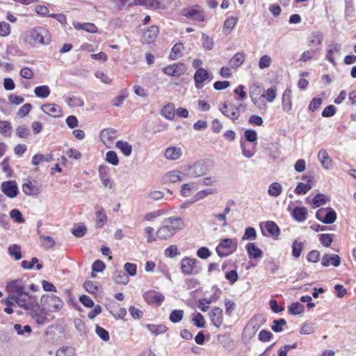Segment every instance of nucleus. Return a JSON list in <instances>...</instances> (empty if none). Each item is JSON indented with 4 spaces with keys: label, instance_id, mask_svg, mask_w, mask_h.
Instances as JSON below:
<instances>
[{
    "label": "nucleus",
    "instance_id": "1",
    "mask_svg": "<svg viewBox=\"0 0 356 356\" xmlns=\"http://www.w3.org/2000/svg\"><path fill=\"white\" fill-rule=\"evenodd\" d=\"M26 40L41 44H48L51 42V35L45 28L38 26L27 32Z\"/></svg>",
    "mask_w": 356,
    "mask_h": 356
},
{
    "label": "nucleus",
    "instance_id": "2",
    "mask_svg": "<svg viewBox=\"0 0 356 356\" xmlns=\"http://www.w3.org/2000/svg\"><path fill=\"white\" fill-rule=\"evenodd\" d=\"M238 247L236 238L222 239L216 248V252L220 257H227L234 252Z\"/></svg>",
    "mask_w": 356,
    "mask_h": 356
},
{
    "label": "nucleus",
    "instance_id": "3",
    "mask_svg": "<svg viewBox=\"0 0 356 356\" xmlns=\"http://www.w3.org/2000/svg\"><path fill=\"white\" fill-rule=\"evenodd\" d=\"M40 304L42 307L46 308V310L51 312H58L63 306V302L58 297L47 294L42 296Z\"/></svg>",
    "mask_w": 356,
    "mask_h": 356
},
{
    "label": "nucleus",
    "instance_id": "4",
    "mask_svg": "<svg viewBox=\"0 0 356 356\" xmlns=\"http://www.w3.org/2000/svg\"><path fill=\"white\" fill-rule=\"evenodd\" d=\"M180 268L184 275H197L200 273L202 268L197 266L196 259L188 257H184L180 262Z\"/></svg>",
    "mask_w": 356,
    "mask_h": 356
},
{
    "label": "nucleus",
    "instance_id": "5",
    "mask_svg": "<svg viewBox=\"0 0 356 356\" xmlns=\"http://www.w3.org/2000/svg\"><path fill=\"white\" fill-rule=\"evenodd\" d=\"M207 170V169L204 163L201 161H198L193 165L184 167V174L190 178H197L205 175Z\"/></svg>",
    "mask_w": 356,
    "mask_h": 356
},
{
    "label": "nucleus",
    "instance_id": "6",
    "mask_svg": "<svg viewBox=\"0 0 356 356\" xmlns=\"http://www.w3.org/2000/svg\"><path fill=\"white\" fill-rule=\"evenodd\" d=\"M10 300L15 302L18 306L25 309L26 311L33 307L37 306L38 300L36 297L30 296L26 292L23 293V295L10 297Z\"/></svg>",
    "mask_w": 356,
    "mask_h": 356
},
{
    "label": "nucleus",
    "instance_id": "7",
    "mask_svg": "<svg viewBox=\"0 0 356 356\" xmlns=\"http://www.w3.org/2000/svg\"><path fill=\"white\" fill-rule=\"evenodd\" d=\"M263 321L264 318L261 316H254L252 317L243 330V336L249 339L252 338L259 329Z\"/></svg>",
    "mask_w": 356,
    "mask_h": 356
},
{
    "label": "nucleus",
    "instance_id": "8",
    "mask_svg": "<svg viewBox=\"0 0 356 356\" xmlns=\"http://www.w3.org/2000/svg\"><path fill=\"white\" fill-rule=\"evenodd\" d=\"M181 15L188 19L198 22H204L205 20L204 12L200 9L198 5L183 8L181 10Z\"/></svg>",
    "mask_w": 356,
    "mask_h": 356
},
{
    "label": "nucleus",
    "instance_id": "9",
    "mask_svg": "<svg viewBox=\"0 0 356 356\" xmlns=\"http://www.w3.org/2000/svg\"><path fill=\"white\" fill-rule=\"evenodd\" d=\"M28 314L35 320L37 324L42 325L47 320V313L46 308L40 306L37 302V306L33 307L31 309H29Z\"/></svg>",
    "mask_w": 356,
    "mask_h": 356
},
{
    "label": "nucleus",
    "instance_id": "10",
    "mask_svg": "<svg viewBox=\"0 0 356 356\" xmlns=\"http://www.w3.org/2000/svg\"><path fill=\"white\" fill-rule=\"evenodd\" d=\"M219 109L224 115L230 118L233 122L240 116L239 106L231 102H225L223 106Z\"/></svg>",
    "mask_w": 356,
    "mask_h": 356
},
{
    "label": "nucleus",
    "instance_id": "11",
    "mask_svg": "<svg viewBox=\"0 0 356 356\" xmlns=\"http://www.w3.org/2000/svg\"><path fill=\"white\" fill-rule=\"evenodd\" d=\"M187 67L185 64L179 63L177 64L169 65L163 68L164 74L172 76H179L186 72Z\"/></svg>",
    "mask_w": 356,
    "mask_h": 356
},
{
    "label": "nucleus",
    "instance_id": "12",
    "mask_svg": "<svg viewBox=\"0 0 356 356\" xmlns=\"http://www.w3.org/2000/svg\"><path fill=\"white\" fill-rule=\"evenodd\" d=\"M22 191L26 195L30 196H35L41 192V185L38 181L28 180L27 182L22 184Z\"/></svg>",
    "mask_w": 356,
    "mask_h": 356
},
{
    "label": "nucleus",
    "instance_id": "13",
    "mask_svg": "<svg viewBox=\"0 0 356 356\" xmlns=\"http://www.w3.org/2000/svg\"><path fill=\"white\" fill-rule=\"evenodd\" d=\"M6 288L10 293L8 299H10V297L23 295V293L25 292L24 286L19 280H14L9 282L6 285Z\"/></svg>",
    "mask_w": 356,
    "mask_h": 356
},
{
    "label": "nucleus",
    "instance_id": "14",
    "mask_svg": "<svg viewBox=\"0 0 356 356\" xmlns=\"http://www.w3.org/2000/svg\"><path fill=\"white\" fill-rule=\"evenodd\" d=\"M3 193L10 198L15 197L18 194L17 184L15 181H4L1 184Z\"/></svg>",
    "mask_w": 356,
    "mask_h": 356
},
{
    "label": "nucleus",
    "instance_id": "15",
    "mask_svg": "<svg viewBox=\"0 0 356 356\" xmlns=\"http://www.w3.org/2000/svg\"><path fill=\"white\" fill-rule=\"evenodd\" d=\"M159 32L157 26H151L144 32L141 40L143 43L150 44L155 41Z\"/></svg>",
    "mask_w": 356,
    "mask_h": 356
},
{
    "label": "nucleus",
    "instance_id": "16",
    "mask_svg": "<svg viewBox=\"0 0 356 356\" xmlns=\"http://www.w3.org/2000/svg\"><path fill=\"white\" fill-rule=\"evenodd\" d=\"M101 140L108 147H111L116 138V131L114 129H105L100 133Z\"/></svg>",
    "mask_w": 356,
    "mask_h": 356
},
{
    "label": "nucleus",
    "instance_id": "17",
    "mask_svg": "<svg viewBox=\"0 0 356 356\" xmlns=\"http://www.w3.org/2000/svg\"><path fill=\"white\" fill-rule=\"evenodd\" d=\"M144 299L149 304L156 303L160 305L164 300V296L155 291H149L143 295Z\"/></svg>",
    "mask_w": 356,
    "mask_h": 356
},
{
    "label": "nucleus",
    "instance_id": "18",
    "mask_svg": "<svg viewBox=\"0 0 356 356\" xmlns=\"http://www.w3.org/2000/svg\"><path fill=\"white\" fill-rule=\"evenodd\" d=\"M41 109L46 114L54 118L60 117L62 115V108L56 104H47L42 106Z\"/></svg>",
    "mask_w": 356,
    "mask_h": 356
},
{
    "label": "nucleus",
    "instance_id": "19",
    "mask_svg": "<svg viewBox=\"0 0 356 356\" xmlns=\"http://www.w3.org/2000/svg\"><path fill=\"white\" fill-rule=\"evenodd\" d=\"M209 72L204 68H198L194 74L195 84L197 88L202 87V83L209 78Z\"/></svg>",
    "mask_w": 356,
    "mask_h": 356
},
{
    "label": "nucleus",
    "instance_id": "20",
    "mask_svg": "<svg viewBox=\"0 0 356 356\" xmlns=\"http://www.w3.org/2000/svg\"><path fill=\"white\" fill-rule=\"evenodd\" d=\"M222 309L220 307H214L209 314L211 323L216 327H220L223 321Z\"/></svg>",
    "mask_w": 356,
    "mask_h": 356
},
{
    "label": "nucleus",
    "instance_id": "21",
    "mask_svg": "<svg viewBox=\"0 0 356 356\" xmlns=\"http://www.w3.org/2000/svg\"><path fill=\"white\" fill-rule=\"evenodd\" d=\"M341 264V258L337 254H325L321 259V264L325 267H327L332 265L334 267H337Z\"/></svg>",
    "mask_w": 356,
    "mask_h": 356
},
{
    "label": "nucleus",
    "instance_id": "22",
    "mask_svg": "<svg viewBox=\"0 0 356 356\" xmlns=\"http://www.w3.org/2000/svg\"><path fill=\"white\" fill-rule=\"evenodd\" d=\"M282 106L283 111L285 112H289L292 109V92L289 88H286L283 92Z\"/></svg>",
    "mask_w": 356,
    "mask_h": 356
},
{
    "label": "nucleus",
    "instance_id": "23",
    "mask_svg": "<svg viewBox=\"0 0 356 356\" xmlns=\"http://www.w3.org/2000/svg\"><path fill=\"white\" fill-rule=\"evenodd\" d=\"M182 149L180 147H169L164 152V156L168 160H177L182 156Z\"/></svg>",
    "mask_w": 356,
    "mask_h": 356
},
{
    "label": "nucleus",
    "instance_id": "24",
    "mask_svg": "<svg viewBox=\"0 0 356 356\" xmlns=\"http://www.w3.org/2000/svg\"><path fill=\"white\" fill-rule=\"evenodd\" d=\"M318 159L325 169L329 170L332 167V161L325 149H321L318 154Z\"/></svg>",
    "mask_w": 356,
    "mask_h": 356
},
{
    "label": "nucleus",
    "instance_id": "25",
    "mask_svg": "<svg viewBox=\"0 0 356 356\" xmlns=\"http://www.w3.org/2000/svg\"><path fill=\"white\" fill-rule=\"evenodd\" d=\"M96 210V227L101 228L107 221V216L104 211V209L100 206L95 207Z\"/></svg>",
    "mask_w": 356,
    "mask_h": 356
},
{
    "label": "nucleus",
    "instance_id": "26",
    "mask_svg": "<svg viewBox=\"0 0 356 356\" xmlns=\"http://www.w3.org/2000/svg\"><path fill=\"white\" fill-rule=\"evenodd\" d=\"M165 223L170 228L172 229L174 233L177 230L182 229L184 226L182 219L179 217H170L165 220Z\"/></svg>",
    "mask_w": 356,
    "mask_h": 356
},
{
    "label": "nucleus",
    "instance_id": "27",
    "mask_svg": "<svg viewBox=\"0 0 356 356\" xmlns=\"http://www.w3.org/2000/svg\"><path fill=\"white\" fill-rule=\"evenodd\" d=\"M245 59V54L243 52H238L229 60L228 64L231 68L236 69L244 63Z\"/></svg>",
    "mask_w": 356,
    "mask_h": 356
},
{
    "label": "nucleus",
    "instance_id": "28",
    "mask_svg": "<svg viewBox=\"0 0 356 356\" xmlns=\"http://www.w3.org/2000/svg\"><path fill=\"white\" fill-rule=\"evenodd\" d=\"M307 209L303 207H296L292 213L293 218L298 222H304L307 217Z\"/></svg>",
    "mask_w": 356,
    "mask_h": 356
},
{
    "label": "nucleus",
    "instance_id": "29",
    "mask_svg": "<svg viewBox=\"0 0 356 356\" xmlns=\"http://www.w3.org/2000/svg\"><path fill=\"white\" fill-rule=\"evenodd\" d=\"M261 87L257 84H252L250 86L249 94L254 104H257V103L261 99Z\"/></svg>",
    "mask_w": 356,
    "mask_h": 356
},
{
    "label": "nucleus",
    "instance_id": "30",
    "mask_svg": "<svg viewBox=\"0 0 356 356\" xmlns=\"http://www.w3.org/2000/svg\"><path fill=\"white\" fill-rule=\"evenodd\" d=\"M246 250L250 258L258 259L261 258L263 255L262 250L253 243H248L246 245Z\"/></svg>",
    "mask_w": 356,
    "mask_h": 356
},
{
    "label": "nucleus",
    "instance_id": "31",
    "mask_svg": "<svg viewBox=\"0 0 356 356\" xmlns=\"http://www.w3.org/2000/svg\"><path fill=\"white\" fill-rule=\"evenodd\" d=\"M341 50V45L332 42L327 49V54H326V59L329 60L331 63L335 65L336 63L334 61V59L332 56L334 54H339Z\"/></svg>",
    "mask_w": 356,
    "mask_h": 356
},
{
    "label": "nucleus",
    "instance_id": "32",
    "mask_svg": "<svg viewBox=\"0 0 356 356\" xmlns=\"http://www.w3.org/2000/svg\"><path fill=\"white\" fill-rule=\"evenodd\" d=\"M174 234L172 229L170 228L167 225H165L158 229L156 232V237L159 239L164 240L171 237Z\"/></svg>",
    "mask_w": 356,
    "mask_h": 356
},
{
    "label": "nucleus",
    "instance_id": "33",
    "mask_svg": "<svg viewBox=\"0 0 356 356\" xmlns=\"http://www.w3.org/2000/svg\"><path fill=\"white\" fill-rule=\"evenodd\" d=\"M183 49L184 46L181 42L176 43L171 49L169 58L173 60L178 59L182 56L181 51Z\"/></svg>",
    "mask_w": 356,
    "mask_h": 356
},
{
    "label": "nucleus",
    "instance_id": "34",
    "mask_svg": "<svg viewBox=\"0 0 356 356\" xmlns=\"http://www.w3.org/2000/svg\"><path fill=\"white\" fill-rule=\"evenodd\" d=\"M99 173L100 179L105 187L112 188V182L110 179L108 175H107L106 168L104 166H100L99 168Z\"/></svg>",
    "mask_w": 356,
    "mask_h": 356
},
{
    "label": "nucleus",
    "instance_id": "35",
    "mask_svg": "<svg viewBox=\"0 0 356 356\" xmlns=\"http://www.w3.org/2000/svg\"><path fill=\"white\" fill-rule=\"evenodd\" d=\"M175 114V108L172 104H166L161 110V115L166 119L172 120Z\"/></svg>",
    "mask_w": 356,
    "mask_h": 356
},
{
    "label": "nucleus",
    "instance_id": "36",
    "mask_svg": "<svg viewBox=\"0 0 356 356\" xmlns=\"http://www.w3.org/2000/svg\"><path fill=\"white\" fill-rule=\"evenodd\" d=\"M116 147L120 149L122 153L126 156H130L132 152V146L127 141H118L116 143Z\"/></svg>",
    "mask_w": 356,
    "mask_h": 356
},
{
    "label": "nucleus",
    "instance_id": "37",
    "mask_svg": "<svg viewBox=\"0 0 356 356\" xmlns=\"http://www.w3.org/2000/svg\"><path fill=\"white\" fill-rule=\"evenodd\" d=\"M181 172L179 170H172L165 175L164 179L165 181L176 183L181 180Z\"/></svg>",
    "mask_w": 356,
    "mask_h": 356
},
{
    "label": "nucleus",
    "instance_id": "38",
    "mask_svg": "<svg viewBox=\"0 0 356 356\" xmlns=\"http://www.w3.org/2000/svg\"><path fill=\"white\" fill-rule=\"evenodd\" d=\"M320 49H311L307 51H305L300 57V60L302 62H307L312 58H314L316 55L319 53Z\"/></svg>",
    "mask_w": 356,
    "mask_h": 356
},
{
    "label": "nucleus",
    "instance_id": "39",
    "mask_svg": "<svg viewBox=\"0 0 356 356\" xmlns=\"http://www.w3.org/2000/svg\"><path fill=\"white\" fill-rule=\"evenodd\" d=\"M216 193H217V191L213 188H207L204 190H202L200 191H198L193 196L192 202H195L197 201L204 199L205 197H207L209 195L214 194Z\"/></svg>",
    "mask_w": 356,
    "mask_h": 356
},
{
    "label": "nucleus",
    "instance_id": "40",
    "mask_svg": "<svg viewBox=\"0 0 356 356\" xmlns=\"http://www.w3.org/2000/svg\"><path fill=\"white\" fill-rule=\"evenodd\" d=\"M53 159L52 155L49 154L47 155H44L42 154H35L31 160V163L34 165H39L42 161L49 162Z\"/></svg>",
    "mask_w": 356,
    "mask_h": 356
},
{
    "label": "nucleus",
    "instance_id": "41",
    "mask_svg": "<svg viewBox=\"0 0 356 356\" xmlns=\"http://www.w3.org/2000/svg\"><path fill=\"white\" fill-rule=\"evenodd\" d=\"M323 218V223L332 224L337 219V213L333 209L327 207L325 209V216Z\"/></svg>",
    "mask_w": 356,
    "mask_h": 356
},
{
    "label": "nucleus",
    "instance_id": "42",
    "mask_svg": "<svg viewBox=\"0 0 356 356\" xmlns=\"http://www.w3.org/2000/svg\"><path fill=\"white\" fill-rule=\"evenodd\" d=\"M238 22V18L230 17L226 19L223 25V31L226 34H228L234 29Z\"/></svg>",
    "mask_w": 356,
    "mask_h": 356
},
{
    "label": "nucleus",
    "instance_id": "43",
    "mask_svg": "<svg viewBox=\"0 0 356 356\" xmlns=\"http://www.w3.org/2000/svg\"><path fill=\"white\" fill-rule=\"evenodd\" d=\"M282 191V186L278 182L272 183L268 188V194L272 197H278Z\"/></svg>",
    "mask_w": 356,
    "mask_h": 356
},
{
    "label": "nucleus",
    "instance_id": "44",
    "mask_svg": "<svg viewBox=\"0 0 356 356\" xmlns=\"http://www.w3.org/2000/svg\"><path fill=\"white\" fill-rule=\"evenodd\" d=\"M41 246L44 249H49L55 245V241L51 236L40 235Z\"/></svg>",
    "mask_w": 356,
    "mask_h": 356
},
{
    "label": "nucleus",
    "instance_id": "45",
    "mask_svg": "<svg viewBox=\"0 0 356 356\" xmlns=\"http://www.w3.org/2000/svg\"><path fill=\"white\" fill-rule=\"evenodd\" d=\"M34 92L38 97L46 98L50 94V89L48 86L45 85L37 86L34 90Z\"/></svg>",
    "mask_w": 356,
    "mask_h": 356
},
{
    "label": "nucleus",
    "instance_id": "46",
    "mask_svg": "<svg viewBox=\"0 0 356 356\" xmlns=\"http://www.w3.org/2000/svg\"><path fill=\"white\" fill-rule=\"evenodd\" d=\"M304 306L298 302H293L289 307V312L292 315H298L304 312Z\"/></svg>",
    "mask_w": 356,
    "mask_h": 356
},
{
    "label": "nucleus",
    "instance_id": "47",
    "mask_svg": "<svg viewBox=\"0 0 356 356\" xmlns=\"http://www.w3.org/2000/svg\"><path fill=\"white\" fill-rule=\"evenodd\" d=\"M8 253L10 256L14 257L15 260H19L22 259L21 248L17 244H13L8 247Z\"/></svg>",
    "mask_w": 356,
    "mask_h": 356
},
{
    "label": "nucleus",
    "instance_id": "48",
    "mask_svg": "<svg viewBox=\"0 0 356 356\" xmlns=\"http://www.w3.org/2000/svg\"><path fill=\"white\" fill-rule=\"evenodd\" d=\"M266 229L272 236H278L280 234V229L277 224L273 221H267L266 222Z\"/></svg>",
    "mask_w": 356,
    "mask_h": 356
},
{
    "label": "nucleus",
    "instance_id": "49",
    "mask_svg": "<svg viewBox=\"0 0 356 356\" xmlns=\"http://www.w3.org/2000/svg\"><path fill=\"white\" fill-rule=\"evenodd\" d=\"M184 317V311L181 309H175L171 312L169 316L170 321L173 323L180 322Z\"/></svg>",
    "mask_w": 356,
    "mask_h": 356
},
{
    "label": "nucleus",
    "instance_id": "50",
    "mask_svg": "<svg viewBox=\"0 0 356 356\" xmlns=\"http://www.w3.org/2000/svg\"><path fill=\"white\" fill-rule=\"evenodd\" d=\"M277 97V88L273 86L268 88L266 93L261 95V99L266 98L268 102H273Z\"/></svg>",
    "mask_w": 356,
    "mask_h": 356
},
{
    "label": "nucleus",
    "instance_id": "51",
    "mask_svg": "<svg viewBox=\"0 0 356 356\" xmlns=\"http://www.w3.org/2000/svg\"><path fill=\"white\" fill-rule=\"evenodd\" d=\"M113 280L116 284H127L129 281V277L122 271H118L113 277Z\"/></svg>",
    "mask_w": 356,
    "mask_h": 356
},
{
    "label": "nucleus",
    "instance_id": "52",
    "mask_svg": "<svg viewBox=\"0 0 356 356\" xmlns=\"http://www.w3.org/2000/svg\"><path fill=\"white\" fill-rule=\"evenodd\" d=\"M148 330L155 335L164 333L167 331V327L164 325H153L149 324L147 325Z\"/></svg>",
    "mask_w": 356,
    "mask_h": 356
},
{
    "label": "nucleus",
    "instance_id": "53",
    "mask_svg": "<svg viewBox=\"0 0 356 356\" xmlns=\"http://www.w3.org/2000/svg\"><path fill=\"white\" fill-rule=\"evenodd\" d=\"M11 124L8 121L0 120V133L5 136H10L12 134Z\"/></svg>",
    "mask_w": 356,
    "mask_h": 356
},
{
    "label": "nucleus",
    "instance_id": "54",
    "mask_svg": "<svg viewBox=\"0 0 356 356\" xmlns=\"http://www.w3.org/2000/svg\"><path fill=\"white\" fill-rule=\"evenodd\" d=\"M304 248V244L302 242L294 241L292 243V255L295 258H298Z\"/></svg>",
    "mask_w": 356,
    "mask_h": 356
},
{
    "label": "nucleus",
    "instance_id": "55",
    "mask_svg": "<svg viewBox=\"0 0 356 356\" xmlns=\"http://www.w3.org/2000/svg\"><path fill=\"white\" fill-rule=\"evenodd\" d=\"M56 356H76L75 350L72 346L62 347L57 350Z\"/></svg>",
    "mask_w": 356,
    "mask_h": 356
},
{
    "label": "nucleus",
    "instance_id": "56",
    "mask_svg": "<svg viewBox=\"0 0 356 356\" xmlns=\"http://www.w3.org/2000/svg\"><path fill=\"white\" fill-rule=\"evenodd\" d=\"M312 186L309 183L303 184L300 182L296 187L294 192L297 195H304L306 194L310 189H312Z\"/></svg>",
    "mask_w": 356,
    "mask_h": 356
},
{
    "label": "nucleus",
    "instance_id": "57",
    "mask_svg": "<svg viewBox=\"0 0 356 356\" xmlns=\"http://www.w3.org/2000/svg\"><path fill=\"white\" fill-rule=\"evenodd\" d=\"M241 147L242 149V154L246 158H251L254 156L255 151L254 148H250V145H247L245 142L241 140Z\"/></svg>",
    "mask_w": 356,
    "mask_h": 356
},
{
    "label": "nucleus",
    "instance_id": "58",
    "mask_svg": "<svg viewBox=\"0 0 356 356\" xmlns=\"http://www.w3.org/2000/svg\"><path fill=\"white\" fill-rule=\"evenodd\" d=\"M323 40L321 33H313L309 38V45H320Z\"/></svg>",
    "mask_w": 356,
    "mask_h": 356
},
{
    "label": "nucleus",
    "instance_id": "59",
    "mask_svg": "<svg viewBox=\"0 0 356 356\" xmlns=\"http://www.w3.org/2000/svg\"><path fill=\"white\" fill-rule=\"evenodd\" d=\"M66 102L70 107H80L84 104L83 100L77 97H67Z\"/></svg>",
    "mask_w": 356,
    "mask_h": 356
},
{
    "label": "nucleus",
    "instance_id": "60",
    "mask_svg": "<svg viewBox=\"0 0 356 356\" xmlns=\"http://www.w3.org/2000/svg\"><path fill=\"white\" fill-rule=\"evenodd\" d=\"M197 189V184L194 182H191L189 184H184L181 187V194L184 197H187L189 195V191L191 190Z\"/></svg>",
    "mask_w": 356,
    "mask_h": 356
},
{
    "label": "nucleus",
    "instance_id": "61",
    "mask_svg": "<svg viewBox=\"0 0 356 356\" xmlns=\"http://www.w3.org/2000/svg\"><path fill=\"white\" fill-rule=\"evenodd\" d=\"M106 161L113 165H117L119 163V159L116 152L112 150L106 153Z\"/></svg>",
    "mask_w": 356,
    "mask_h": 356
},
{
    "label": "nucleus",
    "instance_id": "62",
    "mask_svg": "<svg viewBox=\"0 0 356 356\" xmlns=\"http://www.w3.org/2000/svg\"><path fill=\"white\" fill-rule=\"evenodd\" d=\"M328 201V198L322 193L317 194L313 199V204L315 207H319L325 204Z\"/></svg>",
    "mask_w": 356,
    "mask_h": 356
},
{
    "label": "nucleus",
    "instance_id": "63",
    "mask_svg": "<svg viewBox=\"0 0 356 356\" xmlns=\"http://www.w3.org/2000/svg\"><path fill=\"white\" fill-rule=\"evenodd\" d=\"M87 232L86 227L83 224L80 223L76 227L74 228L72 231L73 235L77 238L83 236Z\"/></svg>",
    "mask_w": 356,
    "mask_h": 356
},
{
    "label": "nucleus",
    "instance_id": "64",
    "mask_svg": "<svg viewBox=\"0 0 356 356\" xmlns=\"http://www.w3.org/2000/svg\"><path fill=\"white\" fill-rule=\"evenodd\" d=\"M10 216L11 218L15 220L17 223H23L25 220L22 216L21 211L17 209H12L10 211Z\"/></svg>",
    "mask_w": 356,
    "mask_h": 356
}]
</instances>
